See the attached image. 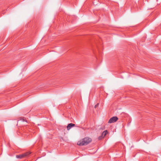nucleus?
<instances>
[{
	"instance_id": "1",
	"label": "nucleus",
	"mask_w": 161,
	"mask_h": 161,
	"mask_svg": "<svg viewBox=\"0 0 161 161\" xmlns=\"http://www.w3.org/2000/svg\"><path fill=\"white\" fill-rule=\"evenodd\" d=\"M92 141V139L89 137H86L77 142V144L80 146L86 145Z\"/></svg>"
},
{
	"instance_id": "2",
	"label": "nucleus",
	"mask_w": 161,
	"mask_h": 161,
	"mask_svg": "<svg viewBox=\"0 0 161 161\" xmlns=\"http://www.w3.org/2000/svg\"><path fill=\"white\" fill-rule=\"evenodd\" d=\"M31 153L30 152H28L16 156V157L17 158H22L25 157H26L28 156Z\"/></svg>"
},
{
	"instance_id": "3",
	"label": "nucleus",
	"mask_w": 161,
	"mask_h": 161,
	"mask_svg": "<svg viewBox=\"0 0 161 161\" xmlns=\"http://www.w3.org/2000/svg\"><path fill=\"white\" fill-rule=\"evenodd\" d=\"M118 120V118L116 116H114L111 118L108 121V123H111L116 121Z\"/></svg>"
},
{
	"instance_id": "4",
	"label": "nucleus",
	"mask_w": 161,
	"mask_h": 161,
	"mask_svg": "<svg viewBox=\"0 0 161 161\" xmlns=\"http://www.w3.org/2000/svg\"><path fill=\"white\" fill-rule=\"evenodd\" d=\"M108 132L107 130L104 131L102 134L101 136L99 137V139L100 140L101 139V137H104L108 133Z\"/></svg>"
},
{
	"instance_id": "5",
	"label": "nucleus",
	"mask_w": 161,
	"mask_h": 161,
	"mask_svg": "<svg viewBox=\"0 0 161 161\" xmlns=\"http://www.w3.org/2000/svg\"><path fill=\"white\" fill-rule=\"evenodd\" d=\"M75 125V124L72 123H70L67 126V129L68 130H69L72 127L74 126Z\"/></svg>"
},
{
	"instance_id": "6",
	"label": "nucleus",
	"mask_w": 161,
	"mask_h": 161,
	"mask_svg": "<svg viewBox=\"0 0 161 161\" xmlns=\"http://www.w3.org/2000/svg\"><path fill=\"white\" fill-rule=\"evenodd\" d=\"M21 120H22L23 121H25V122H27V120L25 119L24 118H23L20 119Z\"/></svg>"
},
{
	"instance_id": "7",
	"label": "nucleus",
	"mask_w": 161,
	"mask_h": 161,
	"mask_svg": "<svg viewBox=\"0 0 161 161\" xmlns=\"http://www.w3.org/2000/svg\"><path fill=\"white\" fill-rule=\"evenodd\" d=\"M99 103H97V104H96L95 106H94V108H97L99 106Z\"/></svg>"
}]
</instances>
